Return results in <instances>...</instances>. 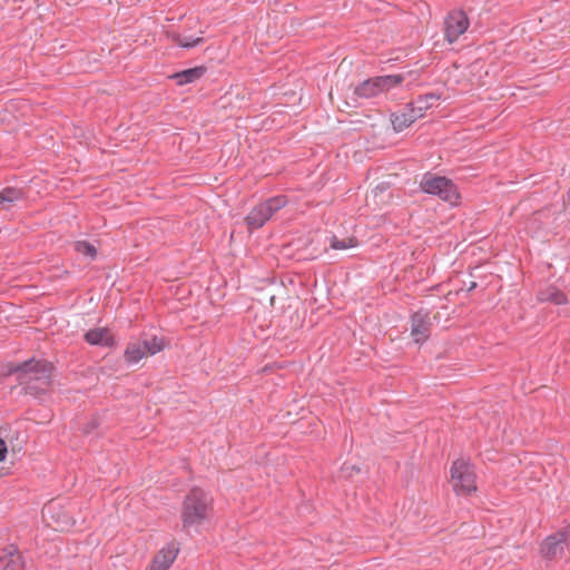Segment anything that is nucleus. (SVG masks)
Returning <instances> with one entry per match:
<instances>
[{
	"label": "nucleus",
	"instance_id": "2",
	"mask_svg": "<svg viewBox=\"0 0 570 570\" xmlns=\"http://www.w3.org/2000/svg\"><path fill=\"white\" fill-rule=\"evenodd\" d=\"M214 511V498L209 491L193 487L181 502L180 519L184 529L198 527L207 521Z\"/></svg>",
	"mask_w": 570,
	"mask_h": 570
},
{
	"label": "nucleus",
	"instance_id": "19",
	"mask_svg": "<svg viewBox=\"0 0 570 570\" xmlns=\"http://www.w3.org/2000/svg\"><path fill=\"white\" fill-rule=\"evenodd\" d=\"M75 250L78 254H81L83 256L90 257L91 259L96 258L97 256V249L96 247L87 242V240H78L75 243Z\"/></svg>",
	"mask_w": 570,
	"mask_h": 570
},
{
	"label": "nucleus",
	"instance_id": "22",
	"mask_svg": "<svg viewBox=\"0 0 570 570\" xmlns=\"http://www.w3.org/2000/svg\"><path fill=\"white\" fill-rule=\"evenodd\" d=\"M73 524H75V521L70 517L65 515V514L62 515V518H58L56 520V528L59 530L69 529Z\"/></svg>",
	"mask_w": 570,
	"mask_h": 570
},
{
	"label": "nucleus",
	"instance_id": "24",
	"mask_svg": "<svg viewBox=\"0 0 570 570\" xmlns=\"http://www.w3.org/2000/svg\"><path fill=\"white\" fill-rule=\"evenodd\" d=\"M8 449L6 442L0 438V462H3L7 458Z\"/></svg>",
	"mask_w": 570,
	"mask_h": 570
},
{
	"label": "nucleus",
	"instance_id": "25",
	"mask_svg": "<svg viewBox=\"0 0 570 570\" xmlns=\"http://www.w3.org/2000/svg\"><path fill=\"white\" fill-rule=\"evenodd\" d=\"M55 510V505L53 504H49L45 508L43 512L47 513V512H52Z\"/></svg>",
	"mask_w": 570,
	"mask_h": 570
},
{
	"label": "nucleus",
	"instance_id": "4",
	"mask_svg": "<svg viewBox=\"0 0 570 570\" xmlns=\"http://www.w3.org/2000/svg\"><path fill=\"white\" fill-rule=\"evenodd\" d=\"M451 484L458 495H470L476 492V475L473 464L465 459H458L452 462Z\"/></svg>",
	"mask_w": 570,
	"mask_h": 570
},
{
	"label": "nucleus",
	"instance_id": "18",
	"mask_svg": "<svg viewBox=\"0 0 570 570\" xmlns=\"http://www.w3.org/2000/svg\"><path fill=\"white\" fill-rule=\"evenodd\" d=\"M439 96L434 94H429L424 96H420L416 100L410 102V106L413 107V110L417 118H422L428 109L433 106V102L439 100Z\"/></svg>",
	"mask_w": 570,
	"mask_h": 570
},
{
	"label": "nucleus",
	"instance_id": "8",
	"mask_svg": "<svg viewBox=\"0 0 570 570\" xmlns=\"http://www.w3.org/2000/svg\"><path fill=\"white\" fill-rule=\"evenodd\" d=\"M570 541V524L548 535L540 546V553L547 560L562 557Z\"/></svg>",
	"mask_w": 570,
	"mask_h": 570
},
{
	"label": "nucleus",
	"instance_id": "16",
	"mask_svg": "<svg viewBox=\"0 0 570 570\" xmlns=\"http://www.w3.org/2000/svg\"><path fill=\"white\" fill-rule=\"evenodd\" d=\"M206 72V68L203 66L189 68L173 75V79L176 80L178 86L191 83L200 79Z\"/></svg>",
	"mask_w": 570,
	"mask_h": 570
},
{
	"label": "nucleus",
	"instance_id": "23",
	"mask_svg": "<svg viewBox=\"0 0 570 570\" xmlns=\"http://www.w3.org/2000/svg\"><path fill=\"white\" fill-rule=\"evenodd\" d=\"M342 471L347 475V476H352L353 473H358L360 472V469L354 465V464H347V463H344L342 465Z\"/></svg>",
	"mask_w": 570,
	"mask_h": 570
},
{
	"label": "nucleus",
	"instance_id": "9",
	"mask_svg": "<svg viewBox=\"0 0 570 570\" xmlns=\"http://www.w3.org/2000/svg\"><path fill=\"white\" fill-rule=\"evenodd\" d=\"M470 21L463 10H453L444 20V36L449 43L455 42L469 28Z\"/></svg>",
	"mask_w": 570,
	"mask_h": 570
},
{
	"label": "nucleus",
	"instance_id": "12",
	"mask_svg": "<svg viewBox=\"0 0 570 570\" xmlns=\"http://www.w3.org/2000/svg\"><path fill=\"white\" fill-rule=\"evenodd\" d=\"M0 570H24L23 557L14 546L4 549L0 556Z\"/></svg>",
	"mask_w": 570,
	"mask_h": 570
},
{
	"label": "nucleus",
	"instance_id": "20",
	"mask_svg": "<svg viewBox=\"0 0 570 570\" xmlns=\"http://www.w3.org/2000/svg\"><path fill=\"white\" fill-rule=\"evenodd\" d=\"M357 246V239L355 237H347L345 239H338L336 236L331 238V248L333 249H347Z\"/></svg>",
	"mask_w": 570,
	"mask_h": 570
},
{
	"label": "nucleus",
	"instance_id": "14",
	"mask_svg": "<svg viewBox=\"0 0 570 570\" xmlns=\"http://www.w3.org/2000/svg\"><path fill=\"white\" fill-rule=\"evenodd\" d=\"M413 107L407 104L403 109L395 111L391 115V122L393 129L397 132L410 127L415 120H417Z\"/></svg>",
	"mask_w": 570,
	"mask_h": 570
},
{
	"label": "nucleus",
	"instance_id": "3",
	"mask_svg": "<svg viewBox=\"0 0 570 570\" xmlns=\"http://www.w3.org/2000/svg\"><path fill=\"white\" fill-rule=\"evenodd\" d=\"M420 187L424 193L438 196L452 206L460 203L461 195L456 185L444 176L426 173L420 183Z\"/></svg>",
	"mask_w": 570,
	"mask_h": 570
},
{
	"label": "nucleus",
	"instance_id": "5",
	"mask_svg": "<svg viewBox=\"0 0 570 570\" xmlns=\"http://www.w3.org/2000/svg\"><path fill=\"white\" fill-rule=\"evenodd\" d=\"M287 204L288 198L285 195H277L257 204L245 217L247 229L253 232L262 228L275 213L284 208Z\"/></svg>",
	"mask_w": 570,
	"mask_h": 570
},
{
	"label": "nucleus",
	"instance_id": "11",
	"mask_svg": "<svg viewBox=\"0 0 570 570\" xmlns=\"http://www.w3.org/2000/svg\"><path fill=\"white\" fill-rule=\"evenodd\" d=\"M430 326L431 323L428 313L419 311L413 314L411 335L416 343H422L429 337Z\"/></svg>",
	"mask_w": 570,
	"mask_h": 570
},
{
	"label": "nucleus",
	"instance_id": "1",
	"mask_svg": "<svg viewBox=\"0 0 570 570\" xmlns=\"http://www.w3.org/2000/svg\"><path fill=\"white\" fill-rule=\"evenodd\" d=\"M7 374H14L20 385H23L27 393L39 396L47 393L52 384L53 366L46 360H28L22 363H8Z\"/></svg>",
	"mask_w": 570,
	"mask_h": 570
},
{
	"label": "nucleus",
	"instance_id": "7",
	"mask_svg": "<svg viewBox=\"0 0 570 570\" xmlns=\"http://www.w3.org/2000/svg\"><path fill=\"white\" fill-rule=\"evenodd\" d=\"M163 340L156 336L151 337L150 340L130 341L127 343L124 351V360L127 365H134L148 355H155L163 351Z\"/></svg>",
	"mask_w": 570,
	"mask_h": 570
},
{
	"label": "nucleus",
	"instance_id": "21",
	"mask_svg": "<svg viewBox=\"0 0 570 570\" xmlns=\"http://www.w3.org/2000/svg\"><path fill=\"white\" fill-rule=\"evenodd\" d=\"M174 41L176 42L177 46H179L181 48L190 49V48H194V47L203 43L204 38H202V37L187 38V37H181L180 35H177L174 37Z\"/></svg>",
	"mask_w": 570,
	"mask_h": 570
},
{
	"label": "nucleus",
	"instance_id": "6",
	"mask_svg": "<svg viewBox=\"0 0 570 570\" xmlns=\"http://www.w3.org/2000/svg\"><path fill=\"white\" fill-rule=\"evenodd\" d=\"M404 78L401 75H386L364 80L354 89V95L363 99H372L390 89L401 85Z\"/></svg>",
	"mask_w": 570,
	"mask_h": 570
},
{
	"label": "nucleus",
	"instance_id": "13",
	"mask_svg": "<svg viewBox=\"0 0 570 570\" xmlns=\"http://www.w3.org/2000/svg\"><path fill=\"white\" fill-rule=\"evenodd\" d=\"M85 341L90 345L112 347L116 343L114 335L107 327H96L85 334Z\"/></svg>",
	"mask_w": 570,
	"mask_h": 570
},
{
	"label": "nucleus",
	"instance_id": "15",
	"mask_svg": "<svg viewBox=\"0 0 570 570\" xmlns=\"http://www.w3.org/2000/svg\"><path fill=\"white\" fill-rule=\"evenodd\" d=\"M537 299L540 303H551L554 305H566L569 303L568 296L566 293L560 291L558 287L553 285H548L541 288L537 294Z\"/></svg>",
	"mask_w": 570,
	"mask_h": 570
},
{
	"label": "nucleus",
	"instance_id": "10",
	"mask_svg": "<svg viewBox=\"0 0 570 570\" xmlns=\"http://www.w3.org/2000/svg\"><path fill=\"white\" fill-rule=\"evenodd\" d=\"M178 554V548L174 542L160 549L154 557L149 570H168Z\"/></svg>",
	"mask_w": 570,
	"mask_h": 570
},
{
	"label": "nucleus",
	"instance_id": "17",
	"mask_svg": "<svg viewBox=\"0 0 570 570\" xmlns=\"http://www.w3.org/2000/svg\"><path fill=\"white\" fill-rule=\"evenodd\" d=\"M24 198L26 193L21 188L6 187L0 191V205L4 209H9L12 205Z\"/></svg>",
	"mask_w": 570,
	"mask_h": 570
}]
</instances>
